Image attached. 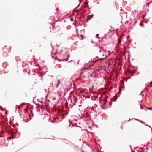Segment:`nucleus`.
Returning <instances> with one entry per match:
<instances>
[{
    "mask_svg": "<svg viewBox=\"0 0 152 152\" xmlns=\"http://www.w3.org/2000/svg\"><path fill=\"white\" fill-rule=\"evenodd\" d=\"M61 82L60 80L59 79L57 80V81L55 83V86L56 88H57L58 87Z\"/></svg>",
    "mask_w": 152,
    "mask_h": 152,
    "instance_id": "1",
    "label": "nucleus"
},
{
    "mask_svg": "<svg viewBox=\"0 0 152 152\" xmlns=\"http://www.w3.org/2000/svg\"><path fill=\"white\" fill-rule=\"evenodd\" d=\"M83 69H85V70H89L90 69V68H89L88 67H87V68H85Z\"/></svg>",
    "mask_w": 152,
    "mask_h": 152,
    "instance_id": "2",
    "label": "nucleus"
},
{
    "mask_svg": "<svg viewBox=\"0 0 152 152\" xmlns=\"http://www.w3.org/2000/svg\"><path fill=\"white\" fill-rule=\"evenodd\" d=\"M80 36L82 38V39L83 40V37H84L83 36L82 34H81Z\"/></svg>",
    "mask_w": 152,
    "mask_h": 152,
    "instance_id": "3",
    "label": "nucleus"
},
{
    "mask_svg": "<svg viewBox=\"0 0 152 152\" xmlns=\"http://www.w3.org/2000/svg\"><path fill=\"white\" fill-rule=\"evenodd\" d=\"M118 43H119L121 42V40L120 39H118Z\"/></svg>",
    "mask_w": 152,
    "mask_h": 152,
    "instance_id": "4",
    "label": "nucleus"
},
{
    "mask_svg": "<svg viewBox=\"0 0 152 152\" xmlns=\"http://www.w3.org/2000/svg\"><path fill=\"white\" fill-rule=\"evenodd\" d=\"M140 109H142V105L141 104H140Z\"/></svg>",
    "mask_w": 152,
    "mask_h": 152,
    "instance_id": "5",
    "label": "nucleus"
},
{
    "mask_svg": "<svg viewBox=\"0 0 152 152\" xmlns=\"http://www.w3.org/2000/svg\"><path fill=\"white\" fill-rule=\"evenodd\" d=\"M105 58V57L103 58H100V60H102V59H103L104 58Z\"/></svg>",
    "mask_w": 152,
    "mask_h": 152,
    "instance_id": "6",
    "label": "nucleus"
},
{
    "mask_svg": "<svg viewBox=\"0 0 152 152\" xmlns=\"http://www.w3.org/2000/svg\"><path fill=\"white\" fill-rule=\"evenodd\" d=\"M55 99H56V98H53V100H55Z\"/></svg>",
    "mask_w": 152,
    "mask_h": 152,
    "instance_id": "7",
    "label": "nucleus"
},
{
    "mask_svg": "<svg viewBox=\"0 0 152 152\" xmlns=\"http://www.w3.org/2000/svg\"><path fill=\"white\" fill-rule=\"evenodd\" d=\"M9 139L10 140H11L12 139V138H11V137H9Z\"/></svg>",
    "mask_w": 152,
    "mask_h": 152,
    "instance_id": "8",
    "label": "nucleus"
},
{
    "mask_svg": "<svg viewBox=\"0 0 152 152\" xmlns=\"http://www.w3.org/2000/svg\"><path fill=\"white\" fill-rule=\"evenodd\" d=\"M93 16V15H91V16H92H92Z\"/></svg>",
    "mask_w": 152,
    "mask_h": 152,
    "instance_id": "9",
    "label": "nucleus"
},
{
    "mask_svg": "<svg viewBox=\"0 0 152 152\" xmlns=\"http://www.w3.org/2000/svg\"><path fill=\"white\" fill-rule=\"evenodd\" d=\"M77 31H78V30L77 29Z\"/></svg>",
    "mask_w": 152,
    "mask_h": 152,
    "instance_id": "10",
    "label": "nucleus"
}]
</instances>
